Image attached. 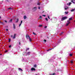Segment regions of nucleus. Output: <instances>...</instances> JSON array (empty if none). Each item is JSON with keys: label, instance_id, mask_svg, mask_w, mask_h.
Here are the masks:
<instances>
[{"label": "nucleus", "instance_id": "obj_1", "mask_svg": "<svg viewBox=\"0 0 75 75\" xmlns=\"http://www.w3.org/2000/svg\"><path fill=\"white\" fill-rule=\"evenodd\" d=\"M67 17L65 16L64 17H62L61 20V21H63V20H65V19H67Z\"/></svg>", "mask_w": 75, "mask_h": 75}, {"label": "nucleus", "instance_id": "obj_2", "mask_svg": "<svg viewBox=\"0 0 75 75\" xmlns=\"http://www.w3.org/2000/svg\"><path fill=\"white\" fill-rule=\"evenodd\" d=\"M67 23L66 25V26H68V25H69V24H70V22L69 21V20H67Z\"/></svg>", "mask_w": 75, "mask_h": 75}, {"label": "nucleus", "instance_id": "obj_3", "mask_svg": "<svg viewBox=\"0 0 75 75\" xmlns=\"http://www.w3.org/2000/svg\"><path fill=\"white\" fill-rule=\"evenodd\" d=\"M31 54V52H28L26 53V56H27V55H30V54Z\"/></svg>", "mask_w": 75, "mask_h": 75}, {"label": "nucleus", "instance_id": "obj_4", "mask_svg": "<svg viewBox=\"0 0 75 75\" xmlns=\"http://www.w3.org/2000/svg\"><path fill=\"white\" fill-rule=\"evenodd\" d=\"M31 71H35V69L34 67H33L31 69Z\"/></svg>", "mask_w": 75, "mask_h": 75}, {"label": "nucleus", "instance_id": "obj_5", "mask_svg": "<svg viewBox=\"0 0 75 75\" xmlns=\"http://www.w3.org/2000/svg\"><path fill=\"white\" fill-rule=\"evenodd\" d=\"M37 7H34V8H33V10H37Z\"/></svg>", "mask_w": 75, "mask_h": 75}, {"label": "nucleus", "instance_id": "obj_6", "mask_svg": "<svg viewBox=\"0 0 75 75\" xmlns=\"http://www.w3.org/2000/svg\"><path fill=\"white\" fill-rule=\"evenodd\" d=\"M16 34H14V35L13 37V39H15V38H16Z\"/></svg>", "mask_w": 75, "mask_h": 75}, {"label": "nucleus", "instance_id": "obj_7", "mask_svg": "<svg viewBox=\"0 0 75 75\" xmlns=\"http://www.w3.org/2000/svg\"><path fill=\"white\" fill-rule=\"evenodd\" d=\"M64 8H65L64 9L65 10H67V9L68 8V7L66 6L65 5L64 6Z\"/></svg>", "mask_w": 75, "mask_h": 75}, {"label": "nucleus", "instance_id": "obj_8", "mask_svg": "<svg viewBox=\"0 0 75 75\" xmlns=\"http://www.w3.org/2000/svg\"><path fill=\"white\" fill-rule=\"evenodd\" d=\"M26 37H27V38H28V39H29L30 38V36L29 35H28V36L27 35Z\"/></svg>", "mask_w": 75, "mask_h": 75}, {"label": "nucleus", "instance_id": "obj_9", "mask_svg": "<svg viewBox=\"0 0 75 75\" xmlns=\"http://www.w3.org/2000/svg\"><path fill=\"white\" fill-rule=\"evenodd\" d=\"M61 40H58V43H60V42H61Z\"/></svg>", "mask_w": 75, "mask_h": 75}, {"label": "nucleus", "instance_id": "obj_10", "mask_svg": "<svg viewBox=\"0 0 75 75\" xmlns=\"http://www.w3.org/2000/svg\"><path fill=\"white\" fill-rule=\"evenodd\" d=\"M56 75V74L55 73H53V74H49V75Z\"/></svg>", "mask_w": 75, "mask_h": 75}, {"label": "nucleus", "instance_id": "obj_11", "mask_svg": "<svg viewBox=\"0 0 75 75\" xmlns=\"http://www.w3.org/2000/svg\"><path fill=\"white\" fill-rule=\"evenodd\" d=\"M72 19V18L71 17V18H69V21H71V20Z\"/></svg>", "mask_w": 75, "mask_h": 75}, {"label": "nucleus", "instance_id": "obj_12", "mask_svg": "<svg viewBox=\"0 0 75 75\" xmlns=\"http://www.w3.org/2000/svg\"><path fill=\"white\" fill-rule=\"evenodd\" d=\"M29 39V40L30 41V42H31V41H32V39H31V38H30Z\"/></svg>", "mask_w": 75, "mask_h": 75}, {"label": "nucleus", "instance_id": "obj_13", "mask_svg": "<svg viewBox=\"0 0 75 75\" xmlns=\"http://www.w3.org/2000/svg\"><path fill=\"white\" fill-rule=\"evenodd\" d=\"M75 11V9H72L71 10V12H73V11Z\"/></svg>", "mask_w": 75, "mask_h": 75}, {"label": "nucleus", "instance_id": "obj_14", "mask_svg": "<svg viewBox=\"0 0 75 75\" xmlns=\"http://www.w3.org/2000/svg\"><path fill=\"white\" fill-rule=\"evenodd\" d=\"M65 14H68V12H65Z\"/></svg>", "mask_w": 75, "mask_h": 75}, {"label": "nucleus", "instance_id": "obj_15", "mask_svg": "<svg viewBox=\"0 0 75 75\" xmlns=\"http://www.w3.org/2000/svg\"><path fill=\"white\" fill-rule=\"evenodd\" d=\"M19 69V71H23V70L22 69H21V68H19V69Z\"/></svg>", "mask_w": 75, "mask_h": 75}, {"label": "nucleus", "instance_id": "obj_16", "mask_svg": "<svg viewBox=\"0 0 75 75\" xmlns=\"http://www.w3.org/2000/svg\"><path fill=\"white\" fill-rule=\"evenodd\" d=\"M69 56L70 57H72V54H69Z\"/></svg>", "mask_w": 75, "mask_h": 75}, {"label": "nucleus", "instance_id": "obj_17", "mask_svg": "<svg viewBox=\"0 0 75 75\" xmlns=\"http://www.w3.org/2000/svg\"><path fill=\"white\" fill-rule=\"evenodd\" d=\"M8 10H13V8H11V7L9 8Z\"/></svg>", "mask_w": 75, "mask_h": 75}, {"label": "nucleus", "instance_id": "obj_18", "mask_svg": "<svg viewBox=\"0 0 75 75\" xmlns=\"http://www.w3.org/2000/svg\"><path fill=\"white\" fill-rule=\"evenodd\" d=\"M26 18H27V17H26V16H25L24 17V19H26Z\"/></svg>", "mask_w": 75, "mask_h": 75}, {"label": "nucleus", "instance_id": "obj_19", "mask_svg": "<svg viewBox=\"0 0 75 75\" xmlns=\"http://www.w3.org/2000/svg\"><path fill=\"white\" fill-rule=\"evenodd\" d=\"M18 18L17 19V21H16V23H18Z\"/></svg>", "mask_w": 75, "mask_h": 75}, {"label": "nucleus", "instance_id": "obj_20", "mask_svg": "<svg viewBox=\"0 0 75 75\" xmlns=\"http://www.w3.org/2000/svg\"><path fill=\"white\" fill-rule=\"evenodd\" d=\"M8 40H9L8 41V42H10V41H11V39L10 38H9Z\"/></svg>", "mask_w": 75, "mask_h": 75}, {"label": "nucleus", "instance_id": "obj_21", "mask_svg": "<svg viewBox=\"0 0 75 75\" xmlns=\"http://www.w3.org/2000/svg\"><path fill=\"white\" fill-rule=\"evenodd\" d=\"M13 28H14V29H15L16 28H15V25H14V24H13Z\"/></svg>", "mask_w": 75, "mask_h": 75}, {"label": "nucleus", "instance_id": "obj_22", "mask_svg": "<svg viewBox=\"0 0 75 75\" xmlns=\"http://www.w3.org/2000/svg\"><path fill=\"white\" fill-rule=\"evenodd\" d=\"M75 0H71V2H72L73 3H75V2H74V1Z\"/></svg>", "mask_w": 75, "mask_h": 75}, {"label": "nucleus", "instance_id": "obj_23", "mask_svg": "<svg viewBox=\"0 0 75 75\" xmlns=\"http://www.w3.org/2000/svg\"><path fill=\"white\" fill-rule=\"evenodd\" d=\"M40 19H42V17L41 16H40Z\"/></svg>", "mask_w": 75, "mask_h": 75}, {"label": "nucleus", "instance_id": "obj_24", "mask_svg": "<svg viewBox=\"0 0 75 75\" xmlns=\"http://www.w3.org/2000/svg\"><path fill=\"white\" fill-rule=\"evenodd\" d=\"M33 34H34V35H37V34L35 33L34 32H33Z\"/></svg>", "mask_w": 75, "mask_h": 75}, {"label": "nucleus", "instance_id": "obj_25", "mask_svg": "<svg viewBox=\"0 0 75 75\" xmlns=\"http://www.w3.org/2000/svg\"><path fill=\"white\" fill-rule=\"evenodd\" d=\"M29 49H30L29 48H28L26 50V51H27V50H29Z\"/></svg>", "mask_w": 75, "mask_h": 75}, {"label": "nucleus", "instance_id": "obj_26", "mask_svg": "<svg viewBox=\"0 0 75 75\" xmlns=\"http://www.w3.org/2000/svg\"><path fill=\"white\" fill-rule=\"evenodd\" d=\"M63 34V32H61V33L60 34V35H62V34Z\"/></svg>", "mask_w": 75, "mask_h": 75}, {"label": "nucleus", "instance_id": "obj_27", "mask_svg": "<svg viewBox=\"0 0 75 75\" xmlns=\"http://www.w3.org/2000/svg\"><path fill=\"white\" fill-rule=\"evenodd\" d=\"M51 50V49H48V50H47V51H50V50Z\"/></svg>", "mask_w": 75, "mask_h": 75}, {"label": "nucleus", "instance_id": "obj_28", "mask_svg": "<svg viewBox=\"0 0 75 75\" xmlns=\"http://www.w3.org/2000/svg\"><path fill=\"white\" fill-rule=\"evenodd\" d=\"M71 3L69 2V6H70V5H71Z\"/></svg>", "mask_w": 75, "mask_h": 75}, {"label": "nucleus", "instance_id": "obj_29", "mask_svg": "<svg viewBox=\"0 0 75 75\" xmlns=\"http://www.w3.org/2000/svg\"><path fill=\"white\" fill-rule=\"evenodd\" d=\"M42 16H43V17H45V16H46L45 15H42Z\"/></svg>", "mask_w": 75, "mask_h": 75}, {"label": "nucleus", "instance_id": "obj_30", "mask_svg": "<svg viewBox=\"0 0 75 75\" xmlns=\"http://www.w3.org/2000/svg\"><path fill=\"white\" fill-rule=\"evenodd\" d=\"M42 25H39V27H42Z\"/></svg>", "mask_w": 75, "mask_h": 75}, {"label": "nucleus", "instance_id": "obj_31", "mask_svg": "<svg viewBox=\"0 0 75 75\" xmlns=\"http://www.w3.org/2000/svg\"><path fill=\"white\" fill-rule=\"evenodd\" d=\"M11 45H10L9 46V48H11Z\"/></svg>", "mask_w": 75, "mask_h": 75}, {"label": "nucleus", "instance_id": "obj_32", "mask_svg": "<svg viewBox=\"0 0 75 75\" xmlns=\"http://www.w3.org/2000/svg\"><path fill=\"white\" fill-rule=\"evenodd\" d=\"M45 20H46V21H48V18H45Z\"/></svg>", "mask_w": 75, "mask_h": 75}, {"label": "nucleus", "instance_id": "obj_33", "mask_svg": "<svg viewBox=\"0 0 75 75\" xmlns=\"http://www.w3.org/2000/svg\"><path fill=\"white\" fill-rule=\"evenodd\" d=\"M11 21H12V19L9 21V22H11Z\"/></svg>", "mask_w": 75, "mask_h": 75}, {"label": "nucleus", "instance_id": "obj_34", "mask_svg": "<svg viewBox=\"0 0 75 75\" xmlns=\"http://www.w3.org/2000/svg\"><path fill=\"white\" fill-rule=\"evenodd\" d=\"M47 28V26H45V28Z\"/></svg>", "mask_w": 75, "mask_h": 75}, {"label": "nucleus", "instance_id": "obj_35", "mask_svg": "<svg viewBox=\"0 0 75 75\" xmlns=\"http://www.w3.org/2000/svg\"><path fill=\"white\" fill-rule=\"evenodd\" d=\"M34 67H37V65H35L34 66Z\"/></svg>", "mask_w": 75, "mask_h": 75}, {"label": "nucleus", "instance_id": "obj_36", "mask_svg": "<svg viewBox=\"0 0 75 75\" xmlns=\"http://www.w3.org/2000/svg\"><path fill=\"white\" fill-rule=\"evenodd\" d=\"M38 5H40V3H38Z\"/></svg>", "mask_w": 75, "mask_h": 75}, {"label": "nucleus", "instance_id": "obj_37", "mask_svg": "<svg viewBox=\"0 0 75 75\" xmlns=\"http://www.w3.org/2000/svg\"><path fill=\"white\" fill-rule=\"evenodd\" d=\"M1 24H2V25H4V23H3V22H1Z\"/></svg>", "mask_w": 75, "mask_h": 75}, {"label": "nucleus", "instance_id": "obj_38", "mask_svg": "<svg viewBox=\"0 0 75 75\" xmlns=\"http://www.w3.org/2000/svg\"><path fill=\"white\" fill-rule=\"evenodd\" d=\"M22 23H23V21H21V24H22Z\"/></svg>", "mask_w": 75, "mask_h": 75}, {"label": "nucleus", "instance_id": "obj_39", "mask_svg": "<svg viewBox=\"0 0 75 75\" xmlns=\"http://www.w3.org/2000/svg\"><path fill=\"white\" fill-rule=\"evenodd\" d=\"M71 63L72 64H73V62H72V61H71Z\"/></svg>", "mask_w": 75, "mask_h": 75}, {"label": "nucleus", "instance_id": "obj_40", "mask_svg": "<svg viewBox=\"0 0 75 75\" xmlns=\"http://www.w3.org/2000/svg\"><path fill=\"white\" fill-rule=\"evenodd\" d=\"M8 52V50H6L5 51V52Z\"/></svg>", "mask_w": 75, "mask_h": 75}, {"label": "nucleus", "instance_id": "obj_41", "mask_svg": "<svg viewBox=\"0 0 75 75\" xmlns=\"http://www.w3.org/2000/svg\"><path fill=\"white\" fill-rule=\"evenodd\" d=\"M48 17L49 19H50V17H49V16H48Z\"/></svg>", "mask_w": 75, "mask_h": 75}, {"label": "nucleus", "instance_id": "obj_42", "mask_svg": "<svg viewBox=\"0 0 75 75\" xmlns=\"http://www.w3.org/2000/svg\"><path fill=\"white\" fill-rule=\"evenodd\" d=\"M21 25V24L20 23V24H19V27H20V25Z\"/></svg>", "mask_w": 75, "mask_h": 75}, {"label": "nucleus", "instance_id": "obj_43", "mask_svg": "<svg viewBox=\"0 0 75 75\" xmlns=\"http://www.w3.org/2000/svg\"><path fill=\"white\" fill-rule=\"evenodd\" d=\"M19 45H21V42H19Z\"/></svg>", "mask_w": 75, "mask_h": 75}, {"label": "nucleus", "instance_id": "obj_44", "mask_svg": "<svg viewBox=\"0 0 75 75\" xmlns=\"http://www.w3.org/2000/svg\"><path fill=\"white\" fill-rule=\"evenodd\" d=\"M46 41H47V40H44V42H46Z\"/></svg>", "mask_w": 75, "mask_h": 75}, {"label": "nucleus", "instance_id": "obj_45", "mask_svg": "<svg viewBox=\"0 0 75 75\" xmlns=\"http://www.w3.org/2000/svg\"><path fill=\"white\" fill-rule=\"evenodd\" d=\"M38 9H40V7H39Z\"/></svg>", "mask_w": 75, "mask_h": 75}, {"label": "nucleus", "instance_id": "obj_46", "mask_svg": "<svg viewBox=\"0 0 75 75\" xmlns=\"http://www.w3.org/2000/svg\"><path fill=\"white\" fill-rule=\"evenodd\" d=\"M6 31H8V29H6Z\"/></svg>", "mask_w": 75, "mask_h": 75}, {"label": "nucleus", "instance_id": "obj_47", "mask_svg": "<svg viewBox=\"0 0 75 75\" xmlns=\"http://www.w3.org/2000/svg\"><path fill=\"white\" fill-rule=\"evenodd\" d=\"M5 22L6 23H7V21H5Z\"/></svg>", "mask_w": 75, "mask_h": 75}, {"label": "nucleus", "instance_id": "obj_48", "mask_svg": "<svg viewBox=\"0 0 75 75\" xmlns=\"http://www.w3.org/2000/svg\"><path fill=\"white\" fill-rule=\"evenodd\" d=\"M11 37H13V35H11Z\"/></svg>", "mask_w": 75, "mask_h": 75}, {"label": "nucleus", "instance_id": "obj_49", "mask_svg": "<svg viewBox=\"0 0 75 75\" xmlns=\"http://www.w3.org/2000/svg\"><path fill=\"white\" fill-rule=\"evenodd\" d=\"M1 21H0V23H1Z\"/></svg>", "mask_w": 75, "mask_h": 75}, {"label": "nucleus", "instance_id": "obj_50", "mask_svg": "<svg viewBox=\"0 0 75 75\" xmlns=\"http://www.w3.org/2000/svg\"><path fill=\"white\" fill-rule=\"evenodd\" d=\"M67 5H68V4H68V3H67Z\"/></svg>", "mask_w": 75, "mask_h": 75}, {"label": "nucleus", "instance_id": "obj_51", "mask_svg": "<svg viewBox=\"0 0 75 75\" xmlns=\"http://www.w3.org/2000/svg\"><path fill=\"white\" fill-rule=\"evenodd\" d=\"M7 1H8V0H6Z\"/></svg>", "mask_w": 75, "mask_h": 75}, {"label": "nucleus", "instance_id": "obj_52", "mask_svg": "<svg viewBox=\"0 0 75 75\" xmlns=\"http://www.w3.org/2000/svg\"><path fill=\"white\" fill-rule=\"evenodd\" d=\"M0 18H1V17L0 16Z\"/></svg>", "mask_w": 75, "mask_h": 75}, {"label": "nucleus", "instance_id": "obj_53", "mask_svg": "<svg viewBox=\"0 0 75 75\" xmlns=\"http://www.w3.org/2000/svg\"><path fill=\"white\" fill-rule=\"evenodd\" d=\"M74 22H75L74 23H75V21H74Z\"/></svg>", "mask_w": 75, "mask_h": 75}]
</instances>
